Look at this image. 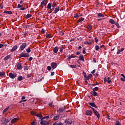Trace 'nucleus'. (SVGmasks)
<instances>
[{
  "label": "nucleus",
  "instance_id": "obj_24",
  "mask_svg": "<svg viewBox=\"0 0 125 125\" xmlns=\"http://www.w3.org/2000/svg\"><path fill=\"white\" fill-rule=\"evenodd\" d=\"M84 20V18H81L79 19V20L77 21V23H80V22H83Z\"/></svg>",
  "mask_w": 125,
  "mask_h": 125
},
{
  "label": "nucleus",
  "instance_id": "obj_55",
  "mask_svg": "<svg viewBox=\"0 0 125 125\" xmlns=\"http://www.w3.org/2000/svg\"><path fill=\"white\" fill-rule=\"evenodd\" d=\"M95 41L96 43H97V42H98V39H97V38L96 37L95 38Z\"/></svg>",
  "mask_w": 125,
  "mask_h": 125
},
{
  "label": "nucleus",
  "instance_id": "obj_22",
  "mask_svg": "<svg viewBox=\"0 0 125 125\" xmlns=\"http://www.w3.org/2000/svg\"><path fill=\"white\" fill-rule=\"evenodd\" d=\"M124 48H122L120 50L118 49V51L117 52V54L118 55L120 54V53H121V52H122V51H124Z\"/></svg>",
  "mask_w": 125,
  "mask_h": 125
},
{
  "label": "nucleus",
  "instance_id": "obj_7",
  "mask_svg": "<svg viewBox=\"0 0 125 125\" xmlns=\"http://www.w3.org/2000/svg\"><path fill=\"white\" fill-rule=\"evenodd\" d=\"M67 60L68 61H70V60L71 59V58H75L76 57H78V56H74V55H69V56H67Z\"/></svg>",
  "mask_w": 125,
  "mask_h": 125
},
{
  "label": "nucleus",
  "instance_id": "obj_39",
  "mask_svg": "<svg viewBox=\"0 0 125 125\" xmlns=\"http://www.w3.org/2000/svg\"><path fill=\"white\" fill-rule=\"evenodd\" d=\"M52 104H53V102H52L49 103V106H50V107H54V105H52Z\"/></svg>",
  "mask_w": 125,
  "mask_h": 125
},
{
  "label": "nucleus",
  "instance_id": "obj_23",
  "mask_svg": "<svg viewBox=\"0 0 125 125\" xmlns=\"http://www.w3.org/2000/svg\"><path fill=\"white\" fill-rule=\"evenodd\" d=\"M3 13H5L6 14H12V12L11 11H4Z\"/></svg>",
  "mask_w": 125,
  "mask_h": 125
},
{
  "label": "nucleus",
  "instance_id": "obj_5",
  "mask_svg": "<svg viewBox=\"0 0 125 125\" xmlns=\"http://www.w3.org/2000/svg\"><path fill=\"white\" fill-rule=\"evenodd\" d=\"M65 111V106L64 107H61L59 108V110H57L58 113H63Z\"/></svg>",
  "mask_w": 125,
  "mask_h": 125
},
{
  "label": "nucleus",
  "instance_id": "obj_40",
  "mask_svg": "<svg viewBox=\"0 0 125 125\" xmlns=\"http://www.w3.org/2000/svg\"><path fill=\"white\" fill-rule=\"evenodd\" d=\"M80 16H79V14H74V18H79Z\"/></svg>",
  "mask_w": 125,
  "mask_h": 125
},
{
  "label": "nucleus",
  "instance_id": "obj_37",
  "mask_svg": "<svg viewBox=\"0 0 125 125\" xmlns=\"http://www.w3.org/2000/svg\"><path fill=\"white\" fill-rule=\"evenodd\" d=\"M46 38L47 39H50V38H51V35L50 34H48L46 35Z\"/></svg>",
  "mask_w": 125,
  "mask_h": 125
},
{
  "label": "nucleus",
  "instance_id": "obj_20",
  "mask_svg": "<svg viewBox=\"0 0 125 125\" xmlns=\"http://www.w3.org/2000/svg\"><path fill=\"white\" fill-rule=\"evenodd\" d=\"M17 121H18V118H14L13 119H12L11 121V124H14V123H16V122H17Z\"/></svg>",
  "mask_w": 125,
  "mask_h": 125
},
{
  "label": "nucleus",
  "instance_id": "obj_35",
  "mask_svg": "<svg viewBox=\"0 0 125 125\" xmlns=\"http://www.w3.org/2000/svg\"><path fill=\"white\" fill-rule=\"evenodd\" d=\"M87 29H88V30H90L91 29H92V25H88V26H87Z\"/></svg>",
  "mask_w": 125,
  "mask_h": 125
},
{
  "label": "nucleus",
  "instance_id": "obj_60",
  "mask_svg": "<svg viewBox=\"0 0 125 125\" xmlns=\"http://www.w3.org/2000/svg\"><path fill=\"white\" fill-rule=\"evenodd\" d=\"M116 26H117V28H120V25H119V23H117L115 24Z\"/></svg>",
  "mask_w": 125,
  "mask_h": 125
},
{
  "label": "nucleus",
  "instance_id": "obj_63",
  "mask_svg": "<svg viewBox=\"0 0 125 125\" xmlns=\"http://www.w3.org/2000/svg\"><path fill=\"white\" fill-rule=\"evenodd\" d=\"M3 44L0 43V48H1V47H3Z\"/></svg>",
  "mask_w": 125,
  "mask_h": 125
},
{
  "label": "nucleus",
  "instance_id": "obj_36",
  "mask_svg": "<svg viewBox=\"0 0 125 125\" xmlns=\"http://www.w3.org/2000/svg\"><path fill=\"white\" fill-rule=\"evenodd\" d=\"M23 6V5H21L20 4H19L18 5V6L16 7V8H21Z\"/></svg>",
  "mask_w": 125,
  "mask_h": 125
},
{
  "label": "nucleus",
  "instance_id": "obj_14",
  "mask_svg": "<svg viewBox=\"0 0 125 125\" xmlns=\"http://www.w3.org/2000/svg\"><path fill=\"white\" fill-rule=\"evenodd\" d=\"M17 48H18V46H17V45H15L13 47V48L11 50V52H13V51H15V50H16Z\"/></svg>",
  "mask_w": 125,
  "mask_h": 125
},
{
  "label": "nucleus",
  "instance_id": "obj_50",
  "mask_svg": "<svg viewBox=\"0 0 125 125\" xmlns=\"http://www.w3.org/2000/svg\"><path fill=\"white\" fill-rule=\"evenodd\" d=\"M83 54H85L86 53V52H85V48H83Z\"/></svg>",
  "mask_w": 125,
  "mask_h": 125
},
{
  "label": "nucleus",
  "instance_id": "obj_32",
  "mask_svg": "<svg viewBox=\"0 0 125 125\" xmlns=\"http://www.w3.org/2000/svg\"><path fill=\"white\" fill-rule=\"evenodd\" d=\"M31 16H32V15H31V14H27V15H26L25 18H26V19H28L31 18Z\"/></svg>",
  "mask_w": 125,
  "mask_h": 125
},
{
  "label": "nucleus",
  "instance_id": "obj_27",
  "mask_svg": "<svg viewBox=\"0 0 125 125\" xmlns=\"http://www.w3.org/2000/svg\"><path fill=\"white\" fill-rule=\"evenodd\" d=\"M8 109H9V106H8V107L6 108L5 109L3 110V113H2L3 115H4L5 112H7V111H8Z\"/></svg>",
  "mask_w": 125,
  "mask_h": 125
},
{
  "label": "nucleus",
  "instance_id": "obj_44",
  "mask_svg": "<svg viewBox=\"0 0 125 125\" xmlns=\"http://www.w3.org/2000/svg\"><path fill=\"white\" fill-rule=\"evenodd\" d=\"M41 5L42 6L43 5H46V4L44 3V1L43 0L41 3Z\"/></svg>",
  "mask_w": 125,
  "mask_h": 125
},
{
  "label": "nucleus",
  "instance_id": "obj_64",
  "mask_svg": "<svg viewBox=\"0 0 125 125\" xmlns=\"http://www.w3.org/2000/svg\"><path fill=\"white\" fill-rule=\"evenodd\" d=\"M59 125H63V123H62L61 122H60V123L59 122Z\"/></svg>",
  "mask_w": 125,
  "mask_h": 125
},
{
  "label": "nucleus",
  "instance_id": "obj_49",
  "mask_svg": "<svg viewBox=\"0 0 125 125\" xmlns=\"http://www.w3.org/2000/svg\"><path fill=\"white\" fill-rule=\"evenodd\" d=\"M47 70H48V71H50L51 70V66H47Z\"/></svg>",
  "mask_w": 125,
  "mask_h": 125
},
{
  "label": "nucleus",
  "instance_id": "obj_62",
  "mask_svg": "<svg viewBox=\"0 0 125 125\" xmlns=\"http://www.w3.org/2000/svg\"><path fill=\"white\" fill-rule=\"evenodd\" d=\"M91 73V74H94V73H95V69H94Z\"/></svg>",
  "mask_w": 125,
  "mask_h": 125
},
{
  "label": "nucleus",
  "instance_id": "obj_30",
  "mask_svg": "<svg viewBox=\"0 0 125 125\" xmlns=\"http://www.w3.org/2000/svg\"><path fill=\"white\" fill-rule=\"evenodd\" d=\"M59 116L57 115V116L54 117V121H57V120H59Z\"/></svg>",
  "mask_w": 125,
  "mask_h": 125
},
{
  "label": "nucleus",
  "instance_id": "obj_13",
  "mask_svg": "<svg viewBox=\"0 0 125 125\" xmlns=\"http://www.w3.org/2000/svg\"><path fill=\"white\" fill-rule=\"evenodd\" d=\"M41 125H49V123L48 122L45 121H42L40 123Z\"/></svg>",
  "mask_w": 125,
  "mask_h": 125
},
{
  "label": "nucleus",
  "instance_id": "obj_12",
  "mask_svg": "<svg viewBox=\"0 0 125 125\" xmlns=\"http://www.w3.org/2000/svg\"><path fill=\"white\" fill-rule=\"evenodd\" d=\"M85 114L87 116H91V115H92V111H91V110H86Z\"/></svg>",
  "mask_w": 125,
  "mask_h": 125
},
{
  "label": "nucleus",
  "instance_id": "obj_51",
  "mask_svg": "<svg viewBox=\"0 0 125 125\" xmlns=\"http://www.w3.org/2000/svg\"><path fill=\"white\" fill-rule=\"evenodd\" d=\"M98 84H99V83L98 82H97V83H95V84H91V85H92L93 86H94V85H98Z\"/></svg>",
  "mask_w": 125,
  "mask_h": 125
},
{
  "label": "nucleus",
  "instance_id": "obj_25",
  "mask_svg": "<svg viewBox=\"0 0 125 125\" xmlns=\"http://www.w3.org/2000/svg\"><path fill=\"white\" fill-rule=\"evenodd\" d=\"M109 23H111V24H115V23H116L115 21H114L113 19L109 20Z\"/></svg>",
  "mask_w": 125,
  "mask_h": 125
},
{
  "label": "nucleus",
  "instance_id": "obj_4",
  "mask_svg": "<svg viewBox=\"0 0 125 125\" xmlns=\"http://www.w3.org/2000/svg\"><path fill=\"white\" fill-rule=\"evenodd\" d=\"M26 46H27V43H26V42H23L21 45L20 48L21 50H24V49H25Z\"/></svg>",
  "mask_w": 125,
  "mask_h": 125
},
{
  "label": "nucleus",
  "instance_id": "obj_9",
  "mask_svg": "<svg viewBox=\"0 0 125 125\" xmlns=\"http://www.w3.org/2000/svg\"><path fill=\"white\" fill-rule=\"evenodd\" d=\"M60 10V7L59 6H58V7L55 8L54 11L53 12V13L54 14H56V13H57V12H58V11H59Z\"/></svg>",
  "mask_w": 125,
  "mask_h": 125
},
{
  "label": "nucleus",
  "instance_id": "obj_59",
  "mask_svg": "<svg viewBox=\"0 0 125 125\" xmlns=\"http://www.w3.org/2000/svg\"><path fill=\"white\" fill-rule=\"evenodd\" d=\"M55 74V73L54 72H51V76H54V74Z\"/></svg>",
  "mask_w": 125,
  "mask_h": 125
},
{
  "label": "nucleus",
  "instance_id": "obj_43",
  "mask_svg": "<svg viewBox=\"0 0 125 125\" xmlns=\"http://www.w3.org/2000/svg\"><path fill=\"white\" fill-rule=\"evenodd\" d=\"M70 67L71 68H76L77 67V65H70Z\"/></svg>",
  "mask_w": 125,
  "mask_h": 125
},
{
  "label": "nucleus",
  "instance_id": "obj_19",
  "mask_svg": "<svg viewBox=\"0 0 125 125\" xmlns=\"http://www.w3.org/2000/svg\"><path fill=\"white\" fill-rule=\"evenodd\" d=\"M85 78V80H87V81H88L89 80V79H90L91 78H92V74H89L88 76H85V77H84Z\"/></svg>",
  "mask_w": 125,
  "mask_h": 125
},
{
  "label": "nucleus",
  "instance_id": "obj_46",
  "mask_svg": "<svg viewBox=\"0 0 125 125\" xmlns=\"http://www.w3.org/2000/svg\"><path fill=\"white\" fill-rule=\"evenodd\" d=\"M95 48L96 50L98 51L99 50V46L98 45H96Z\"/></svg>",
  "mask_w": 125,
  "mask_h": 125
},
{
  "label": "nucleus",
  "instance_id": "obj_26",
  "mask_svg": "<svg viewBox=\"0 0 125 125\" xmlns=\"http://www.w3.org/2000/svg\"><path fill=\"white\" fill-rule=\"evenodd\" d=\"M5 75V73L4 72H0V77H4V75Z\"/></svg>",
  "mask_w": 125,
  "mask_h": 125
},
{
  "label": "nucleus",
  "instance_id": "obj_57",
  "mask_svg": "<svg viewBox=\"0 0 125 125\" xmlns=\"http://www.w3.org/2000/svg\"><path fill=\"white\" fill-rule=\"evenodd\" d=\"M53 125H59V122H57L53 124Z\"/></svg>",
  "mask_w": 125,
  "mask_h": 125
},
{
  "label": "nucleus",
  "instance_id": "obj_45",
  "mask_svg": "<svg viewBox=\"0 0 125 125\" xmlns=\"http://www.w3.org/2000/svg\"><path fill=\"white\" fill-rule=\"evenodd\" d=\"M26 52H28V53H29V52H31V48L30 47H28L26 49Z\"/></svg>",
  "mask_w": 125,
  "mask_h": 125
},
{
  "label": "nucleus",
  "instance_id": "obj_54",
  "mask_svg": "<svg viewBox=\"0 0 125 125\" xmlns=\"http://www.w3.org/2000/svg\"><path fill=\"white\" fill-rule=\"evenodd\" d=\"M4 122L5 123H8V122H9V120L8 119H5L4 120Z\"/></svg>",
  "mask_w": 125,
  "mask_h": 125
},
{
  "label": "nucleus",
  "instance_id": "obj_56",
  "mask_svg": "<svg viewBox=\"0 0 125 125\" xmlns=\"http://www.w3.org/2000/svg\"><path fill=\"white\" fill-rule=\"evenodd\" d=\"M28 78H31V74H28L27 75V79H28Z\"/></svg>",
  "mask_w": 125,
  "mask_h": 125
},
{
  "label": "nucleus",
  "instance_id": "obj_3",
  "mask_svg": "<svg viewBox=\"0 0 125 125\" xmlns=\"http://www.w3.org/2000/svg\"><path fill=\"white\" fill-rule=\"evenodd\" d=\"M9 77H10L11 79H15V78L17 77V75L16 74V73L13 74L12 73H10L9 74Z\"/></svg>",
  "mask_w": 125,
  "mask_h": 125
},
{
  "label": "nucleus",
  "instance_id": "obj_16",
  "mask_svg": "<svg viewBox=\"0 0 125 125\" xmlns=\"http://www.w3.org/2000/svg\"><path fill=\"white\" fill-rule=\"evenodd\" d=\"M91 94H92V95H93L95 97L98 96V94L94 91L91 92Z\"/></svg>",
  "mask_w": 125,
  "mask_h": 125
},
{
  "label": "nucleus",
  "instance_id": "obj_2",
  "mask_svg": "<svg viewBox=\"0 0 125 125\" xmlns=\"http://www.w3.org/2000/svg\"><path fill=\"white\" fill-rule=\"evenodd\" d=\"M64 123H65V124H66V125H73V124H74V121H73V120H66L64 121Z\"/></svg>",
  "mask_w": 125,
  "mask_h": 125
},
{
  "label": "nucleus",
  "instance_id": "obj_10",
  "mask_svg": "<svg viewBox=\"0 0 125 125\" xmlns=\"http://www.w3.org/2000/svg\"><path fill=\"white\" fill-rule=\"evenodd\" d=\"M17 67L18 70H21V69H22V64L21 63V62L18 63L17 65Z\"/></svg>",
  "mask_w": 125,
  "mask_h": 125
},
{
  "label": "nucleus",
  "instance_id": "obj_47",
  "mask_svg": "<svg viewBox=\"0 0 125 125\" xmlns=\"http://www.w3.org/2000/svg\"><path fill=\"white\" fill-rule=\"evenodd\" d=\"M56 5H57L56 3H53V4L52 5V7L54 8L55 6H56Z\"/></svg>",
  "mask_w": 125,
  "mask_h": 125
},
{
  "label": "nucleus",
  "instance_id": "obj_29",
  "mask_svg": "<svg viewBox=\"0 0 125 125\" xmlns=\"http://www.w3.org/2000/svg\"><path fill=\"white\" fill-rule=\"evenodd\" d=\"M10 58V55H7L4 58V60H8Z\"/></svg>",
  "mask_w": 125,
  "mask_h": 125
},
{
  "label": "nucleus",
  "instance_id": "obj_28",
  "mask_svg": "<svg viewBox=\"0 0 125 125\" xmlns=\"http://www.w3.org/2000/svg\"><path fill=\"white\" fill-rule=\"evenodd\" d=\"M37 117L40 118L41 120H43V118H42V114L40 113L36 114Z\"/></svg>",
  "mask_w": 125,
  "mask_h": 125
},
{
  "label": "nucleus",
  "instance_id": "obj_42",
  "mask_svg": "<svg viewBox=\"0 0 125 125\" xmlns=\"http://www.w3.org/2000/svg\"><path fill=\"white\" fill-rule=\"evenodd\" d=\"M115 125H122L119 121H117Z\"/></svg>",
  "mask_w": 125,
  "mask_h": 125
},
{
  "label": "nucleus",
  "instance_id": "obj_33",
  "mask_svg": "<svg viewBox=\"0 0 125 125\" xmlns=\"http://www.w3.org/2000/svg\"><path fill=\"white\" fill-rule=\"evenodd\" d=\"M64 48H63V46H61L60 47V51L61 52V53H62L63 52V49Z\"/></svg>",
  "mask_w": 125,
  "mask_h": 125
},
{
  "label": "nucleus",
  "instance_id": "obj_18",
  "mask_svg": "<svg viewBox=\"0 0 125 125\" xmlns=\"http://www.w3.org/2000/svg\"><path fill=\"white\" fill-rule=\"evenodd\" d=\"M79 60H82V61H84V58H83V56L80 54L79 57Z\"/></svg>",
  "mask_w": 125,
  "mask_h": 125
},
{
  "label": "nucleus",
  "instance_id": "obj_38",
  "mask_svg": "<svg viewBox=\"0 0 125 125\" xmlns=\"http://www.w3.org/2000/svg\"><path fill=\"white\" fill-rule=\"evenodd\" d=\"M98 90V87H95L93 89V91H97Z\"/></svg>",
  "mask_w": 125,
  "mask_h": 125
},
{
  "label": "nucleus",
  "instance_id": "obj_48",
  "mask_svg": "<svg viewBox=\"0 0 125 125\" xmlns=\"http://www.w3.org/2000/svg\"><path fill=\"white\" fill-rule=\"evenodd\" d=\"M31 115H33V116H36V115H37V113H36V112H31Z\"/></svg>",
  "mask_w": 125,
  "mask_h": 125
},
{
  "label": "nucleus",
  "instance_id": "obj_52",
  "mask_svg": "<svg viewBox=\"0 0 125 125\" xmlns=\"http://www.w3.org/2000/svg\"><path fill=\"white\" fill-rule=\"evenodd\" d=\"M31 125H37V124H36V122H35V121H33L31 122Z\"/></svg>",
  "mask_w": 125,
  "mask_h": 125
},
{
  "label": "nucleus",
  "instance_id": "obj_1",
  "mask_svg": "<svg viewBox=\"0 0 125 125\" xmlns=\"http://www.w3.org/2000/svg\"><path fill=\"white\" fill-rule=\"evenodd\" d=\"M22 57H29V54L21 53L20 55L19 58H22Z\"/></svg>",
  "mask_w": 125,
  "mask_h": 125
},
{
  "label": "nucleus",
  "instance_id": "obj_6",
  "mask_svg": "<svg viewBox=\"0 0 125 125\" xmlns=\"http://www.w3.org/2000/svg\"><path fill=\"white\" fill-rule=\"evenodd\" d=\"M51 66L52 69H55L57 67V63L56 62H53L51 63Z\"/></svg>",
  "mask_w": 125,
  "mask_h": 125
},
{
  "label": "nucleus",
  "instance_id": "obj_17",
  "mask_svg": "<svg viewBox=\"0 0 125 125\" xmlns=\"http://www.w3.org/2000/svg\"><path fill=\"white\" fill-rule=\"evenodd\" d=\"M94 114L95 116H97L98 119H99V118H100V114H99V113H98V112L96 110V111L94 112Z\"/></svg>",
  "mask_w": 125,
  "mask_h": 125
},
{
  "label": "nucleus",
  "instance_id": "obj_34",
  "mask_svg": "<svg viewBox=\"0 0 125 125\" xmlns=\"http://www.w3.org/2000/svg\"><path fill=\"white\" fill-rule=\"evenodd\" d=\"M18 81H22L23 80V77L22 76H20L18 78Z\"/></svg>",
  "mask_w": 125,
  "mask_h": 125
},
{
  "label": "nucleus",
  "instance_id": "obj_31",
  "mask_svg": "<svg viewBox=\"0 0 125 125\" xmlns=\"http://www.w3.org/2000/svg\"><path fill=\"white\" fill-rule=\"evenodd\" d=\"M84 44H89L90 45L91 44V42H88V41H85L84 42Z\"/></svg>",
  "mask_w": 125,
  "mask_h": 125
},
{
  "label": "nucleus",
  "instance_id": "obj_61",
  "mask_svg": "<svg viewBox=\"0 0 125 125\" xmlns=\"http://www.w3.org/2000/svg\"><path fill=\"white\" fill-rule=\"evenodd\" d=\"M25 9H26V8L23 7V8H21L20 9V10H25Z\"/></svg>",
  "mask_w": 125,
  "mask_h": 125
},
{
  "label": "nucleus",
  "instance_id": "obj_11",
  "mask_svg": "<svg viewBox=\"0 0 125 125\" xmlns=\"http://www.w3.org/2000/svg\"><path fill=\"white\" fill-rule=\"evenodd\" d=\"M59 50V47L58 46H56L53 49L54 53H57Z\"/></svg>",
  "mask_w": 125,
  "mask_h": 125
},
{
  "label": "nucleus",
  "instance_id": "obj_41",
  "mask_svg": "<svg viewBox=\"0 0 125 125\" xmlns=\"http://www.w3.org/2000/svg\"><path fill=\"white\" fill-rule=\"evenodd\" d=\"M23 69L24 70H26V71H28L29 70V67L27 66H24Z\"/></svg>",
  "mask_w": 125,
  "mask_h": 125
},
{
  "label": "nucleus",
  "instance_id": "obj_53",
  "mask_svg": "<svg viewBox=\"0 0 125 125\" xmlns=\"http://www.w3.org/2000/svg\"><path fill=\"white\" fill-rule=\"evenodd\" d=\"M41 33L42 34H44V33H45V30H44V29H42L41 30Z\"/></svg>",
  "mask_w": 125,
  "mask_h": 125
},
{
  "label": "nucleus",
  "instance_id": "obj_8",
  "mask_svg": "<svg viewBox=\"0 0 125 125\" xmlns=\"http://www.w3.org/2000/svg\"><path fill=\"white\" fill-rule=\"evenodd\" d=\"M100 17H102V18H103L105 17V15H104L103 14L101 13H99L97 14V18H100Z\"/></svg>",
  "mask_w": 125,
  "mask_h": 125
},
{
  "label": "nucleus",
  "instance_id": "obj_58",
  "mask_svg": "<svg viewBox=\"0 0 125 125\" xmlns=\"http://www.w3.org/2000/svg\"><path fill=\"white\" fill-rule=\"evenodd\" d=\"M29 61H32L33 60V58L32 57H30L29 59Z\"/></svg>",
  "mask_w": 125,
  "mask_h": 125
},
{
  "label": "nucleus",
  "instance_id": "obj_21",
  "mask_svg": "<svg viewBox=\"0 0 125 125\" xmlns=\"http://www.w3.org/2000/svg\"><path fill=\"white\" fill-rule=\"evenodd\" d=\"M51 6H52V3H49L47 6V9H51Z\"/></svg>",
  "mask_w": 125,
  "mask_h": 125
},
{
  "label": "nucleus",
  "instance_id": "obj_15",
  "mask_svg": "<svg viewBox=\"0 0 125 125\" xmlns=\"http://www.w3.org/2000/svg\"><path fill=\"white\" fill-rule=\"evenodd\" d=\"M89 105H90V106H92V107H94V108H97V106L95 105L94 103H89Z\"/></svg>",
  "mask_w": 125,
  "mask_h": 125
}]
</instances>
